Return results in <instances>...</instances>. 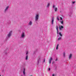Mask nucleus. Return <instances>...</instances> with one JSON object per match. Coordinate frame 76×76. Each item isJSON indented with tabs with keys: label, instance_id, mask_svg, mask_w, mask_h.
<instances>
[{
	"label": "nucleus",
	"instance_id": "obj_1",
	"mask_svg": "<svg viewBox=\"0 0 76 76\" xmlns=\"http://www.w3.org/2000/svg\"><path fill=\"white\" fill-rule=\"evenodd\" d=\"M12 31H10L9 34L7 35V36L5 39L6 41L8 40V39H9V38H10V37L12 36Z\"/></svg>",
	"mask_w": 76,
	"mask_h": 76
},
{
	"label": "nucleus",
	"instance_id": "obj_2",
	"mask_svg": "<svg viewBox=\"0 0 76 76\" xmlns=\"http://www.w3.org/2000/svg\"><path fill=\"white\" fill-rule=\"evenodd\" d=\"M39 18V14H36L35 17V21H38V19Z\"/></svg>",
	"mask_w": 76,
	"mask_h": 76
},
{
	"label": "nucleus",
	"instance_id": "obj_3",
	"mask_svg": "<svg viewBox=\"0 0 76 76\" xmlns=\"http://www.w3.org/2000/svg\"><path fill=\"white\" fill-rule=\"evenodd\" d=\"M25 37V33L23 31L20 37L21 38H24Z\"/></svg>",
	"mask_w": 76,
	"mask_h": 76
},
{
	"label": "nucleus",
	"instance_id": "obj_4",
	"mask_svg": "<svg viewBox=\"0 0 76 76\" xmlns=\"http://www.w3.org/2000/svg\"><path fill=\"white\" fill-rule=\"evenodd\" d=\"M72 54H70L69 56V60H70L72 58Z\"/></svg>",
	"mask_w": 76,
	"mask_h": 76
},
{
	"label": "nucleus",
	"instance_id": "obj_5",
	"mask_svg": "<svg viewBox=\"0 0 76 76\" xmlns=\"http://www.w3.org/2000/svg\"><path fill=\"white\" fill-rule=\"evenodd\" d=\"M55 7H56L55 5H53V8H54L55 12H57V8H55Z\"/></svg>",
	"mask_w": 76,
	"mask_h": 76
},
{
	"label": "nucleus",
	"instance_id": "obj_6",
	"mask_svg": "<svg viewBox=\"0 0 76 76\" xmlns=\"http://www.w3.org/2000/svg\"><path fill=\"white\" fill-rule=\"evenodd\" d=\"M56 28L57 31V34H58V26H56Z\"/></svg>",
	"mask_w": 76,
	"mask_h": 76
},
{
	"label": "nucleus",
	"instance_id": "obj_7",
	"mask_svg": "<svg viewBox=\"0 0 76 76\" xmlns=\"http://www.w3.org/2000/svg\"><path fill=\"white\" fill-rule=\"evenodd\" d=\"M49 60V64H51V61L53 60V58H52L51 57L50 58V59Z\"/></svg>",
	"mask_w": 76,
	"mask_h": 76
},
{
	"label": "nucleus",
	"instance_id": "obj_8",
	"mask_svg": "<svg viewBox=\"0 0 76 76\" xmlns=\"http://www.w3.org/2000/svg\"><path fill=\"white\" fill-rule=\"evenodd\" d=\"M53 22H54V17H53L52 18V21H51V23H52V25H53Z\"/></svg>",
	"mask_w": 76,
	"mask_h": 76
},
{
	"label": "nucleus",
	"instance_id": "obj_9",
	"mask_svg": "<svg viewBox=\"0 0 76 76\" xmlns=\"http://www.w3.org/2000/svg\"><path fill=\"white\" fill-rule=\"evenodd\" d=\"M25 68H23V74L24 75H25Z\"/></svg>",
	"mask_w": 76,
	"mask_h": 76
},
{
	"label": "nucleus",
	"instance_id": "obj_10",
	"mask_svg": "<svg viewBox=\"0 0 76 76\" xmlns=\"http://www.w3.org/2000/svg\"><path fill=\"white\" fill-rule=\"evenodd\" d=\"M9 7V6H7L6 7V8L5 9L4 12H6V11H7V10L8 9V8Z\"/></svg>",
	"mask_w": 76,
	"mask_h": 76
},
{
	"label": "nucleus",
	"instance_id": "obj_11",
	"mask_svg": "<svg viewBox=\"0 0 76 76\" xmlns=\"http://www.w3.org/2000/svg\"><path fill=\"white\" fill-rule=\"evenodd\" d=\"M39 61H40V58H39L37 60V64H39Z\"/></svg>",
	"mask_w": 76,
	"mask_h": 76
},
{
	"label": "nucleus",
	"instance_id": "obj_12",
	"mask_svg": "<svg viewBox=\"0 0 76 76\" xmlns=\"http://www.w3.org/2000/svg\"><path fill=\"white\" fill-rule=\"evenodd\" d=\"M32 21H30L29 23H28L29 25H32Z\"/></svg>",
	"mask_w": 76,
	"mask_h": 76
},
{
	"label": "nucleus",
	"instance_id": "obj_13",
	"mask_svg": "<svg viewBox=\"0 0 76 76\" xmlns=\"http://www.w3.org/2000/svg\"><path fill=\"white\" fill-rule=\"evenodd\" d=\"M72 12H71L69 13L68 15H69V16L70 17V16H71V15H72Z\"/></svg>",
	"mask_w": 76,
	"mask_h": 76
},
{
	"label": "nucleus",
	"instance_id": "obj_14",
	"mask_svg": "<svg viewBox=\"0 0 76 76\" xmlns=\"http://www.w3.org/2000/svg\"><path fill=\"white\" fill-rule=\"evenodd\" d=\"M28 56L27 55L26 57V60H28Z\"/></svg>",
	"mask_w": 76,
	"mask_h": 76
},
{
	"label": "nucleus",
	"instance_id": "obj_15",
	"mask_svg": "<svg viewBox=\"0 0 76 76\" xmlns=\"http://www.w3.org/2000/svg\"><path fill=\"white\" fill-rule=\"evenodd\" d=\"M59 34V35L61 36V37H62V35L61 34V32H59V33H58V34Z\"/></svg>",
	"mask_w": 76,
	"mask_h": 76
},
{
	"label": "nucleus",
	"instance_id": "obj_16",
	"mask_svg": "<svg viewBox=\"0 0 76 76\" xmlns=\"http://www.w3.org/2000/svg\"><path fill=\"white\" fill-rule=\"evenodd\" d=\"M50 6V3H48L47 5V7H49Z\"/></svg>",
	"mask_w": 76,
	"mask_h": 76
},
{
	"label": "nucleus",
	"instance_id": "obj_17",
	"mask_svg": "<svg viewBox=\"0 0 76 76\" xmlns=\"http://www.w3.org/2000/svg\"><path fill=\"white\" fill-rule=\"evenodd\" d=\"M58 44L57 45L56 47V50H58V46H59Z\"/></svg>",
	"mask_w": 76,
	"mask_h": 76
},
{
	"label": "nucleus",
	"instance_id": "obj_18",
	"mask_svg": "<svg viewBox=\"0 0 76 76\" xmlns=\"http://www.w3.org/2000/svg\"><path fill=\"white\" fill-rule=\"evenodd\" d=\"M59 17L58 16H57V20H60V19H59Z\"/></svg>",
	"mask_w": 76,
	"mask_h": 76
},
{
	"label": "nucleus",
	"instance_id": "obj_19",
	"mask_svg": "<svg viewBox=\"0 0 76 76\" xmlns=\"http://www.w3.org/2000/svg\"><path fill=\"white\" fill-rule=\"evenodd\" d=\"M59 30H60V31H61V30H62V28H61L60 27V26H59Z\"/></svg>",
	"mask_w": 76,
	"mask_h": 76
},
{
	"label": "nucleus",
	"instance_id": "obj_20",
	"mask_svg": "<svg viewBox=\"0 0 76 76\" xmlns=\"http://www.w3.org/2000/svg\"><path fill=\"white\" fill-rule=\"evenodd\" d=\"M65 55H66V53H65V52H64L63 54V56L64 57H65Z\"/></svg>",
	"mask_w": 76,
	"mask_h": 76
},
{
	"label": "nucleus",
	"instance_id": "obj_21",
	"mask_svg": "<svg viewBox=\"0 0 76 76\" xmlns=\"http://www.w3.org/2000/svg\"><path fill=\"white\" fill-rule=\"evenodd\" d=\"M61 29H63L64 27H63V26H61Z\"/></svg>",
	"mask_w": 76,
	"mask_h": 76
},
{
	"label": "nucleus",
	"instance_id": "obj_22",
	"mask_svg": "<svg viewBox=\"0 0 76 76\" xmlns=\"http://www.w3.org/2000/svg\"><path fill=\"white\" fill-rule=\"evenodd\" d=\"M61 24H63V21H62L61 22Z\"/></svg>",
	"mask_w": 76,
	"mask_h": 76
},
{
	"label": "nucleus",
	"instance_id": "obj_23",
	"mask_svg": "<svg viewBox=\"0 0 76 76\" xmlns=\"http://www.w3.org/2000/svg\"><path fill=\"white\" fill-rule=\"evenodd\" d=\"M61 39V37H60L59 38H58V40H60V39Z\"/></svg>",
	"mask_w": 76,
	"mask_h": 76
},
{
	"label": "nucleus",
	"instance_id": "obj_24",
	"mask_svg": "<svg viewBox=\"0 0 76 76\" xmlns=\"http://www.w3.org/2000/svg\"><path fill=\"white\" fill-rule=\"evenodd\" d=\"M55 70H56V69H57V66H55Z\"/></svg>",
	"mask_w": 76,
	"mask_h": 76
},
{
	"label": "nucleus",
	"instance_id": "obj_25",
	"mask_svg": "<svg viewBox=\"0 0 76 76\" xmlns=\"http://www.w3.org/2000/svg\"><path fill=\"white\" fill-rule=\"evenodd\" d=\"M75 1H73L72 2V4H75Z\"/></svg>",
	"mask_w": 76,
	"mask_h": 76
},
{
	"label": "nucleus",
	"instance_id": "obj_26",
	"mask_svg": "<svg viewBox=\"0 0 76 76\" xmlns=\"http://www.w3.org/2000/svg\"><path fill=\"white\" fill-rule=\"evenodd\" d=\"M28 51H27L26 54V55H27L28 54Z\"/></svg>",
	"mask_w": 76,
	"mask_h": 76
},
{
	"label": "nucleus",
	"instance_id": "obj_27",
	"mask_svg": "<svg viewBox=\"0 0 76 76\" xmlns=\"http://www.w3.org/2000/svg\"><path fill=\"white\" fill-rule=\"evenodd\" d=\"M45 59H44L43 60V63H44L45 62Z\"/></svg>",
	"mask_w": 76,
	"mask_h": 76
},
{
	"label": "nucleus",
	"instance_id": "obj_28",
	"mask_svg": "<svg viewBox=\"0 0 76 76\" xmlns=\"http://www.w3.org/2000/svg\"><path fill=\"white\" fill-rule=\"evenodd\" d=\"M48 70L49 71H50V68H49L48 69Z\"/></svg>",
	"mask_w": 76,
	"mask_h": 76
},
{
	"label": "nucleus",
	"instance_id": "obj_29",
	"mask_svg": "<svg viewBox=\"0 0 76 76\" xmlns=\"http://www.w3.org/2000/svg\"><path fill=\"white\" fill-rule=\"evenodd\" d=\"M60 19L61 20H62V18L61 17H60Z\"/></svg>",
	"mask_w": 76,
	"mask_h": 76
},
{
	"label": "nucleus",
	"instance_id": "obj_30",
	"mask_svg": "<svg viewBox=\"0 0 76 76\" xmlns=\"http://www.w3.org/2000/svg\"><path fill=\"white\" fill-rule=\"evenodd\" d=\"M54 61H53V62H52V64H54Z\"/></svg>",
	"mask_w": 76,
	"mask_h": 76
},
{
	"label": "nucleus",
	"instance_id": "obj_31",
	"mask_svg": "<svg viewBox=\"0 0 76 76\" xmlns=\"http://www.w3.org/2000/svg\"><path fill=\"white\" fill-rule=\"evenodd\" d=\"M55 75H54V74H52V76H54Z\"/></svg>",
	"mask_w": 76,
	"mask_h": 76
},
{
	"label": "nucleus",
	"instance_id": "obj_32",
	"mask_svg": "<svg viewBox=\"0 0 76 76\" xmlns=\"http://www.w3.org/2000/svg\"><path fill=\"white\" fill-rule=\"evenodd\" d=\"M4 53H5V54H7V52H5Z\"/></svg>",
	"mask_w": 76,
	"mask_h": 76
},
{
	"label": "nucleus",
	"instance_id": "obj_33",
	"mask_svg": "<svg viewBox=\"0 0 76 76\" xmlns=\"http://www.w3.org/2000/svg\"><path fill=\"white\" fill-rule=\"evenodd\" d=\"M35 53H36V51H35L34 52V54H35Z\"/></svg>",
	"mask_w": 76,
	"mask_h": 76
},
{
	"label": "nucleus",
	"instance_id": "obj_34",
	"mask_svg": "<svg viewBox=\"0 0 76 76\" xmlns=\"http://www.w3.org/2000/svg\"><path fill=\"white\" fill-rule=\"evenodd\" d=\"M56 61H57V58H56Z\"/></svg>",
	"mask_w": 76,
	"mask_h": 76
},
{
	"label": "nucleus",
	"instance_id": "obj_35",
	"mask_svg": "<svg viewBox=\"0 0 76 76\" xmlns=\"http://www.w3.org/2000/svg\"><path fill=\"white\" fill-rule=\"evenodd\" d=\"M21 76H23V75H21Z\"/></svg>",
	"mask_w": 76,
	"mask_h": 76
},
{
	"label": "nucleus",
	"instance_id": "obj_36",
	"mask_svg": "<svg viewBox=\"0 0 76 76\" xmlns=\"http://www.w3.org/2000/svg\"><path fill=\"white\" fill-rule=\"evenodd\" d=\"M0 76H1V75H0Z\"/></svg>",
	"mask_w": 76,
	"mask_h": 76
},
{
	"label": "nucleus",
	"instance_id": "obj_37",
	"mask_svg": "<svg viewBox=\"0 0 76 76\" xmlns=\"http://www.w3.org/2000/svg\"><path fill=\"white\" fill-rule=\"evenodd\" d=\"M32 76V75H31V76Z\"/></svg>",
	"mask_w": 76,
	"mask_h": 76
}]
</instances>
